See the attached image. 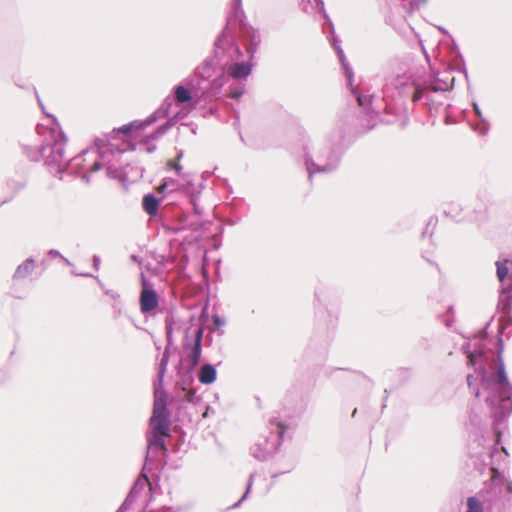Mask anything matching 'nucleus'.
<instances>
[{
    "mask_svg": "<svg viewBox=\"0 0 512 512\" xmlns=\"http://www.w3.org/2000/svg\"><path fill=\"white\" fill-rule=\"evenodd\" d=\"M461 351L467 356L468 365L473 367L480 378L484 391L487 392L485 402L490 409L493 419L495 443L493 449H488L487 456L491 459L498 453L497 445L501 442L505 421L512 414V384L510 383L502 359L503 339L498 337L497 370L489 374L486 369V352L482 347L471 351L470 342H465Z\"/></svg>",
    "mask_w": 512,
    "mask_h": 512,
    "instance_id": "1",
    "label": "nucleus"
},
{
    "mask_svg": "<svg viewBox=\"0 0 512 512\" xmlns=\"http://www.w3.org/2000/svg\"><path fill=\"white\" fill-rule=\"evenodd\" d=\"M245 42V52L250 58H254L260 45V35L251 25L245 21L243 9L234 8L227 18V23L214 42L216 55L224 53L230 59H235L240 54V46L237 38Z\"/></svg>",
    "mask_w": 512,
    "mask_h": 512,
    "instance_id": "2",
    "label": "nucleus"
},
{
    "mask_svg": "<svg viewBox=\"0 0 512 512\" xmlns=\"http://www.w3.org/2000/svg\"><path fill=\"white\" fill-rule=\"evenodd\" d=\"M154 405L150 418L151 432L147 435L145 463L157 461L160 454L166 457L168 448L164 437L170 435V411L167 407L166 393L163 389L154 388Z\"/></svg>",
    "mask_w": 512,
    "mask_h": 512,
    "instance_id": "3",
    "label": "nucleus"
},
{
    "mask_svg": "<svg viewBox=\"0 0 512 512\" xmlns=\"http://www.w3.org/2000/svg\"><path fill=\"white\" fill-rule=\"evenodd\" d=\"M345 149L340 132L313 145L312 148L305 146L304 160L309 180L311 181L316 173L328 174L337 170Z\"/></svg>",
    "mask_w": 512,
    "mask_h": 512,
    "instance_id": "4",
    "label": "nucleus"
},
{
    "mask_svg": "<svg viewBox=\"0 0 512 512\" xmlns=\"http://www.w3.org/2000/svg\"><path fill=\"white\" fill-rule=\"evenodd\" d=\"M454 78L439 74L420 79L411 73L398 75L393 79L392 86L404 97H410L413 103L423 101L425 105L432 102L431 92H445L453 87Z\"/></svg>",
    "mask_w": 512,
    "mask_h": 512,
    "instance_id": "5",
    "label": "nucleus"
},
{
    "mask_svg": "<svg viewBox=\"0 0 512 512\" xmlns=\"http://www.w3.org/2000/svg\"><path fill=\"white\" fill-rule=\"evenodd\" d=\"M299 7L304 13L310 14V13L319 12L323 15V17L325 19V22L323 24V31L328 34L327 37L338 56V59L341 63V66H342V69H343V72H344V75H345V78L347 81V84L351 88V92L354 94V96L357 99L358 104L361 107L370 106L372 104V100H373L374 96L373 95H364V94L358 92L357 88L354 87V85H353V81H354L353 70L345 57L343 49L340 46V40L336 36L335 30H334V25H333L330 17L328 16V14L326 13L323 0H300Z\"/></svg>",
    "mask_w": 512,
    "mask_h": 512,
    "instance_id": "6",
    "label": "nucleus"
},
{
    "mask_svg": "<svg viewBox=\"0 0 512 512\" xmlns=\"http://www.w3.org/2000/svg\"><path fill=\"white\" fill-rule=\"evenodd\" d=\"M108 151H110L108 147L99 148L97 150L85 149L79 155L70 159L65 165H62V161L56 164L54 175L62 179L64 173L77 175L82 170L86 169L81 175V178L86 184H89L90 175L103 168L105 163H103L102 160L106 158Z\"/></svg>",
    "mask_w": 512,
    "mask_h": 512,
    "instance_id": "7",
    "label": "nucleus"
},
{
    "mask_svg": "<svg viewBox=\"0 0 512 512\" xmlns=\"http://www.w3.org/2000/svg\"><path fill=\"white\" fill-rule=\"evenodd\" d=\"M268 429V434L259 436L251 447L252 456L259 461L267 460L279 449L288 425L277 418H272Z\"/></svg>",
    "mask_w": 512,
    "mask_h": 512,
    "instance_id": "8",
    "label": "nucleus"
},
{
    "mask_svg": "<svg viewBox=\"0 0 512 512\" xmlns=\"http://www.w3.org/2000/svg\"><path fill=\"white\" fill-rule=\"evenodd\" d=\"M158 216L161 220L162 228L167 233L177 234L186 229L198 231L202 227L198 220H189L184 210L177 206L173 200L162 204Z\"/></svg>",
    "mask_w": 512,
    "mask_h": 512,
    "instance_id": "9",
    "label": "nucleus"
},
{
    "mask_svg": "<svg viewBox=\"0 0 512 512\" xmlns=\"http://www.w3.org/2000/svg\"><path fill=\"white\" fill-rule=\"evenodd\" d=\"M51 135L53 136L52 141H46L40 147V150H28L25 147V153L28 158L32 161H38L41 158L44 159V163L48 167H55L60 161H63L65 143L67 138L65 134L60 131L58 135H55V130L51 129Z\"/></svg>",
    "mask_w": 512,
    "mask_h": 512,
    "instance_id": "10",
    "label": "nucleus"
},
{
    "mask_svg": "<svg viewBox=\"0 0 512 512\" xmlns=\"http://www.w3.org/2000/svg\"><path fill=\"white\" fill-rule=\"evenodd\" d=\"M246 54L247 59H242L244 54L240 49V54L235 59H230L228 55L226 56L224 53H220L219 55L215 54V58L221 70L227 68L228 76L236 80H242L246 79L251 74L253 68V58H250L247 52Z\"/></svg>",
    "mask_w": 512,
    "mask_h": 512,
    "instance_id": "11",
    "label": "nucleus"
},
{
    "mask_svg": "<svg viewBox=\"0 0 512 512\" xmlns=\"http://www.w3.org/2000/svg\"><path fill=\"white\" fill-rule=\"evenodd\" d=\"M188 333L189 329L186 330L183 344L184 349L188 351L185 359V369L186 374L189 376L190 380L193 381L191 374L197 368L201 360L204 328L202 326L196 328L192 344L188 341Z\"/></svg>",
    "mask_w": 512,
    "mask_h": 512,
    "instance_id": "12",
    "label": "nucleus"
},
{
    "mask_svg": "<svg viewBox=\"0 0 512 512\" xmlns=\"http://www.w3.org/2000/svg\"><path fill=\"white\" fill-rule=\"evenodd\" d=\"M226 75L224 70H221L220 75L216 76L211 81H208L202 85V82L197 80L195 83V79L193 77H188L184 80L185 84L192 88L194 91V96L203 98L205 100H212L215 98L221 91L222 87L225 84Z\"/></svg>",
    "mask_w": 512,
    "mask_h": 512,
    "instance_id": "13",
    "label": "nucleus"
},
{
    "mask_svg": "<svg viewBox=\"0 0 512 512\" xmlns=\"http://www.w3.org/2000/svg\"><path fill=\"white\" fill-rule=\"evenodd\" d=\"M173 325H174L173 316H171V315L167 316L165 318V332H166L167 345L165 347V350L162 354V358H161L159 366H158L157 379L154 380V383H153L154 388L163 389V380H164V376H165V373L167 370V365L169 362L170 348L173 345Z\"/></svg>",
    "mask_w": 512,
    "mask_h": 512,
    "instance_id": "14",
    "label": "nucleus"
},
{
    "mask_svg": "<svg viewBox=\"0 0 512 512\" xmlns=\"http://www.w3.org/2000/svg\"><path fill=\"white\" fill-rule=\"evenodd\" d=\"M495 265L496 275L500 282L499 297L509 309L512 306V271H509L506 261H496Z\"/></svg>",
    "mask_w": 512,
    "mask_h": 512,
    "instance_id": "15",
    "label": "nucleus"
},
{
    "mask_svg": "<svg viewBox=\"0 0 512 512\" xmlns=\"http://www.w3.org/2000/svg\"><path fill=\"white\" fill-rule=\"evenodd\" d=\"M142 290L140 293V310L142 313H149L159 305V297L151 282L141 273Z\"/></svg>",
    "mask_w": 512,
    "mask_h": 512,
    "instance_id": "16",
    "label": "nucleus"
},
{
    "mask_svg": "<svg viewBox=\"0 0 512 512\" xmlns=\"http://www.w3.org/2000/svg\"><path fill=\"white\" fill-rule=\"evenodd\" d=\"M169 114L161 109L160 107L154 111L151 115H149L143 121H132L128 124H125L117 129V133L128 135L132 131L143 130L151 124L155 123L158 119L166 118Z\"/></svg>",
    "mask_w": 512,
    "mask_h": 512,
    "instance_id": "17",
    "label": "nucleus"
},
{
    "mask_svg": "<svg viewBox=\"0 0 512 512\" xmlns=\"http://www.w3.org/2000/svg\"><path fill=\"white\" fill-rule=\"evenodd\" d=\"M219 66L217 63V59L215 58V52L213 51V55L211 57L206 58L201 65H199L192 76L195 79V83L197 80L202 82L204 85L207 80L214 74L215 67Z\"/></svg>",
    "mask_w": 512,
    "mask_h": 512,
    "instance_id": "18",
    "label": "nucleus"
},
{
    "mask_svg": "<svg viewBox=\"0 0 512 512\" xmlns=\"http://www.w3.org/2000/svg\"><path fill=\"white\" fill-rule=\"evenodd\" d=\"M163 203L164 202L160 197H157L152 193H148L142 198V208L151 218L159 215Z\"/></svg>",
    "mask_w": 512,
    "mask_h": 512,
    "instance_id": "19",
    "label": "nucleus"
},
{
    "mask_svg": "<svg viewBox=\"0 0 512 512\" xmlns=\"http://www.w3.org/2000/svg\"><path fill=\"white\" fill-rule=\"evenodd\" d=\"M194 91L187 84L186 86L179 84L173 88V99L177 105L190 106L192 102Z\"/></svg>",
    "mask_w": 512,
    "mask_h": 512,
    "instance_id": "20",
    "label": "nucleus"
},
{
    "mask_svg": "<svg viewBox=\"0 0 512 512\" xmlns=\"http://www.w3.org/2000/svg\"><path fill=\"white\" fill-rule=\"evenodd\" d=\"M197 378L199 382L204 385H210L214 383L217 378V370L215 365L210 363L203 364L197 372Z\"/></svg>",
    "mask_w": 512,
    "mask_h": 512,
    "instance_id": "21",
    "label": "nucleus"
},
{
    "mask_svg": "<svg viewBox=\"0 0 512 512\" xmlns=\"http://www.w3.org/2000/svg\"><path fill=\"white\" fill-rule=\"evenodd\" d=\"M426 1L427 0H395L394 6L401 10L399 13L402 16H405L413 13L415 10H418Z\"/></svg>",
    "mask_w": 512,
    "mask_h": 512,
    "instance_id": "22",
    "label": "nucleus"
},
{
    "mask_svg": "<svg viewBox=\"0 0 512 512\" xmlns=\"http://www.w3.org/2000/svg\"><path fill=\"white\" fill-rule=\"evenodd\" d=\"M146 468H147V465L144 464L139 477L136 479V481L132 485L128 494L137 498L140 495V493L144 490L145 486L150 483V479H149L147 473L145 472Z\"/></svg>",
    "mask_w": 512,
    "mask_h": 512,
    "instance_id": "23",
    "label": "nucleus"
},
{
    "mask_svg": "<svg viewBox=\"0 0 512 512\" xmlns=\"http://www.w3.org/2000/svg\"><path fill=\"white\" fill-rule=\"evenodd\" d=\"M175 126L174 119H167L165 123L158 126L153 132L146 136V142L157 140L165 135L172 127Z\"/></svg>",
    "mask_w": 512,
    "mask_h": 512,
    "instance_id": "24",
    "label": "nucleus"
},
{
    "mask_svg": "<svg viewBox=\"0 0 512 512\" xmlns=\"http://www.w3.org/2000/svg\"><path fill=\"white\" fill-rule=\"evenodd\" d=\"M34 267V260L32 258L26 259L22 264H20L14 275V279H22L27 277L33 270Z\"/></svg>",
    "mask_w": 512,
    "mask_h": 512,
    "instance_id": "25",
    "label": "nucleus"
},
{
    "mask_svg": "<svg viewBox=\"0 0 512 512\" xmlns=\"http://www.w3.org/2000/svg\"><path fill=\"white\" fill-rule=\"evenodd\" d=\"M27 185V180L24 176H18L15 178H10L7 181L8 188L14 193L17 194L21 190H23Z\"/></svg>",
    "mask_w": 512,
    "mask_h": 512,
    "instance_id": "26",
    "label": "nucleus"
},
{
    "mask_svg": "<svg viewBox=\"0 0 512 512\" xmlns=\"http://www.w3.org/2000/svg\"><path fill=\"white\" fill-rule=\"evenodd\" d=\"M467 509L465 512H484L483 503L480 495L470 496L466 500Z\"/></svg>",
    "mask_w": 512,
    "mask_h": 512,
    "instance_id": "27",
    "label": "nucleus"
},
{
    "mask_svg": "<svg viewBox=\"0 0 512 512\" xmlns=\"http://www.w3.org/2000/svg\"><path fill=\"white\" fill-rule=\"evenodd\" d=\"M473 109H474V112H475L476 116L480 120V123H478L474 127V130L478 131L480 134L487 133V131L489 129V123L487 122V120L485 118H483L481 110H480L478 104L475 103V102L473 103Z\"/></svg>",
    "mask_w": 512,
    "mask_h": 512,
    "instance_id": "28",
    "label": "nucleus"
},
{
    "mask_svg": "<svg viewBox=\"0 0 512 512\" xmlns=\"http://www.w3.org/2000/svg\"><path fill=\"white\" fill-rule=\"evenodd\" d=\"M163 182L166 184L168 194L173 195L174 193H188V188L182 187L179 182L173 178H164Z\"/></svg>",
    "mask_w": 512,
    "mask_h": 512,
    "instance_id": "29",
    "label": "nucleus"
},
{
    "mask_svg": "<svg viewBox=\"0 0 512 512\" xmlns=\"http://www.w3.org/2000/svg\"><path fill=\"white\" fill-rule=\"evenodd\" d=\"M102 162L105 163L103 167L106 166V175L108 178L117 179L121 182L125 181L126 177L122 169L108 165V163L105 161V158L102 160Z\"/></svg>",
    "mask_w": 512,
    "mask_h": 512,
    "instance_id": "30",
    "label": "nucleus"
},
{
    "mask_svg": "<svg viewBox=\"0 0 512 512\" xmlns=\"http://www.w3.org/2000/svg\"><path fill=\"white\" fill-rule=\"evenodd\" d=\"M498 309L502 313L501 322H506V325H512V306L507 309L505 303L502 301L501 297L498 300Z\"/></svg>",
    "mask_w": 512,
    "mask_h": 512,
    "instance_id": "31",
    "label": "nucleus"
},
{
    "mask_svg": "<svg viewBox=\"0 0 512 512\" xmlns=\"http://www.w3.org/2000/svg\"><path fill=\"white\" fill-rule=\"evenodd\" d=\"M460 211H461V207L459 204L457 203H449L445 208H444V214L456 221H460Z\"/></svg>",
    "mask_w": 512,
    "mask_h": 512,
    "instance_id": "32",
    "label": "nucleus"
},
{
    "mask_svg": "<svg viewBox=\"0 0 512 512\" xmlns=\"http://www.w3.org/2000/svg\"><path fill=\"white\" fill-rule=\"evenodd\" d=\"M185 400L189 403H197L201 397L197 394V391L193 387H184L182 389Z\"/></svg>",
    "mask_w": 512,
    "mask_h": 512,
    "instance_id": "33",
    "label": "nucleus"
},
{
    "mask_svg": "<svg viewBox=\"0 0 512 512\" xmlns=\"http://www.w3.org/2000/svg\"><path fill=\"white\" fill-rule=\"evenodd\" d=\"M200 193H188V199L189 203L191 204L193 208V212L195 215L200 216L202 214V208L199 206L198 200H199Z\"/></svg>",
    "mask_w": 512,
    "mask_h": 512,
    "instance_id": "34",
    "label": "nucleus"
},
{
    "mask_svg": "<svg viewBox=\"0 0 512 512\" xmlns=\"http://www.w3.org/2000/svg\"><path fill=\"white\" fill-rule=\"evenodd\" d=\"M197 105V102H195L194 104H191L190 106H186V105H182L183 108L178 111L175 115H173L172 117H169L168 119H174L175 120V125L177 124V122L181 119H184L188 113L194 109Z\"/></svg>",
    "mask_w": 512,
    "mask_h": 512,
    "instance_id": "35",
    "label": "nucleus"
},
{
    "mask_svg": "<svg viewBox=\"0 0 512 512\" xmlns=\"http://www.w3.org/2000/svg\"><path fill=\"white\" fill-rule=\"evenodd\" d=\"M256 473L253 472L249 475V478H248V481H247V486H246V490L243 494V496L232 506L233 508H237L241 505V503L248 497L251 489H252V486H253V482H254V477H255Z\"/></svg>",
    "mask_w": 512,
    "mask_h": 512,
    "instance_id": "36",
    "label": "nucleus"
},
{
    "mask_svg": "<svg viewBox=\"0 0 512 512\" xmlns=\"http://www.w3.org/2000/svg\"><path fill=\"white\" fill-rule=\"evenodd\" d=\"M156 191L160 195V198L162 199L163 202L168 201V198L172 196L171 194H168V189L166 188V184L165 182H163V180L156 188Z\"/></svg>",
    "mask_w": 512,
    "mask_h": 512,
    "instance_id": "37",
    "label": "nucleus"
},
{
    "mask_svg": "<svg viewBox=\"0 0 512 512\" xmlns=\"http://www.w3.org/2000/svg\"><path fill=\"white\" fill-rule=\"evenodd\" d=\"M212 322H213V325L216 329H219L220 327L224 326L226 321L225 319H223L221 316H219L218 314H214L212 316Z\"/></svg>",
    "mask_w": 512,
    "mask_h": 512,
    "instance_id": "38",
    "label": "nucleus"
},
{
    "mask_svg": "<svg viewBox=\"0 0 512 512\" xmlns=\"http://www.w3.org/2000/svg\"><path fill=\"white\" fill-rule=\"evenodd\" d=\"M135 500H136V497L128 494L120 506L124 507V509H126V511H128L131 508V506Z\"/></svg>",
    "mask_w": 512,
    "mask_h": 512,
    "instance_id": "39",
    "label": "nucleus"
},
{
    "mask_svg": "<svg viewBox=\"0 0 512 512\" xmlns=\"http://www.w3.org/2000/svg\"><path fill=\"white\" fill-rule=\"evenodd\" d=\"M172 102H173L172 97L171 96H167L164 99V101L162 102V104L160 105V108L164 109V111H166L169 114L170 109L172 107Z\"/></svg>",
    "mask_w": 512,
    "mask_h": 512,
    "instance_id": "40",
    "label": "nucleus"
},
{
    "mask_svg": "<svg viewBox=\"0 0 512 512\" xmlns=\"http://www.w3.org/2000/svg\"><path fill=\"white\" fill-rule=\"evenodd\" d=\"M172 102H173L172 97L171 96H167L164 99V101L162 102V104L160 105V108L164 109V111H166L169 114L170 109L172 107Z\"/></svg>",
    "mask_w": 512,
    "mask_h": 512,
    "instance_id": "41",
    "label": "nucleus"
},
{
    "mask_svg": "<svg viewBox=\"0 0 512 512\" xmlns=\"http://www.w3.org/2000/svg\"><path fill=\"white\" fill-rule=\"evenodd\" d=\"M228 95L232 99H239L243 95V89L242 88L231 89Z\"/></svg>",
    "mask_w": 512,
    "mask_h": 512,
    "instance_id": "42",
    "label": "nucleus"
},
{
    "mask_svg": "<svg viewBox=\"0 0 512 512\" xmlns=\"http://www.w3.org/2000/svg\"><path fill=\"white\" fill-rule=\"evenodd\" d=\"M104 293L111 297L114 301H119L120 300V295L119 293H117L116 291L114 290H104Z\"/></svg>",
    "mask_w": 512,
    "mask_h": 512,
    "instance_id": "43",
    "label": "nucleus"
},
{
    "mask_svg": "<svg viewBox=\"0 0 512 512\" xmlns=\"http://www.w3.org/2000/svg\"><path fill=\"white\" fill-rule=\"evenodd\" d=\"M48 254H49L50 256H52V257H61L62 259H64V261H65L68 265H70L69 260H68V259H66V258H64V257L60 254V252H59L58 250L51 249V250H49V251H48Z\"/></svg>",
    "mask_w": 512,
    "mask_h": 512,
    "instance_id": "44",
    "label": "nucleus"
},
{
    "mask_svg": "<svg viewBox=\"0 0 512 512\" xmlns=\"http://www.w3.org/2000/svg\"><path fill=\"white\" fill-rule=\"evenodd\" d=\"M92 261H93V264H92L93 268L95 270H98L99 266H100V257L98 255H94Z\"/></svg>",
    "mask_w": 512,
    "mask_h": 512,
    "instance_id": "45",
    "label": "nucleus"
},
{
    "mask_svg": "<svg viewBox=\"0 0 512 512\" xmlns=\"http://www.w3.org/2000/svg\"><path fill=\"white\" fill-rule=\"evenodd\" d=\"M171 167L175 170V172H176L178 175H180L181 170H182V166H181L179 163H175V164H173V163L171 162Z\"/></svg>",
    "mask_w": 512,
    "mask_h": 512,
    "instance_id": "46",
    "label": "nucleus"
},
{
    "mask_svg": "<svg viewBox=\"0 0 512 512\" xmlns=\"http://www.w3.org/2000/svg\"><path fill=\"white\" fill-rule=\"evenodd\" d=\"M466 379H467L468 387L472 390L473 389L472 388L473 387V382L472 381L474 379L473 375L472 374H468Z\"/></svg>",
    "mask_w": 512,
    "mask_h": 512,
    "instance_id": "47",
    "label": "nucleus"
},
{
    "mask_svg": "<svg viewBox=\"0 0 512 512\" xmlns=\"http://www.w3.org/2000/svg\"><path fill=\"white\" fill-rule=\"evenodd\" d=\"M234 8L242 9V0H233Z\"/></svg>",
    "mask_w": 512,
    "mask_h": 512,
    "instance_id": "48",
    "label": "nucleus"
},
{
    "mask_svg": "<svg viewBox=\"0 0 512 512\" xmlns=\"http://www.w3.org/2000/svg\"><path fill=\"white\" fill-rule=\"evenodd\" d=\"M388 93H389V85H388V84H386V85H385V87H384V89H383V98H384V99H387V97H388Z\"/></svg>",
    "mask_w": 512,
    "mask_h": 512,
    "instance_id": "49",
    "label": "nucleus"
},
{
    "mask_svg": "<svg viewBox=\"0 0 512 512\" xmlns=\"http://www.w3.org/2000/svg\"><path fill=\"white\" fill-rule=\"evenodd\" d=\"M130 258L132 261H134L136 263H139V264L141 263V258L138 255L132 254Z\"/></svg>",
    "mask_w": 512,
    "mask_h": 512,
    "instance_id": "50",
    "label": "nucleus"
},
{
    "mask_svg": "<svg viewBox=\"0 0 512 512\" xmlns=\"http://www.w3.org/2000/svg\"><path fill=\"white\" fill-rule=\"evenodd\" d=\"M453 321L454 320L452 318H447V319L444 320V324H445L446 327H451L452 324H453Z\"/></svg>",
    "mask_w": 512,
    "mask_h": 512,
    "instance_id": "51",
    "label": "nucleus"
},
{
    "mask_svg": "<svg viewBox=\"0 0 512 512\" xmlns=\"http://www.w3.org/2000/svg\"><path fill=\"white\" fill-rule=\"evenodd\" d=\"M146 150H147L148 153H152V152H154L156 150V146L155 145H149V146H147Z\"/></svg>",
    "mask_w": 512,
    "mask_h": 512,
    "instance_id": "52",
    "label": "nucleus"
},
{
    "mask_svg": "<svg viewBox=\"0 0 512 512\" xmlns=\"http://www.w3.org/2000/svg\"><path fill=\"white\" fill-rule=\"evenodd\" d=\"M74 274L77 275V276H82V277H94L90 273H74Z\"/></svg>",
    "mask_w": 512,
    "mask_h": 512,
    "instance_id": "53",
    "label": "nucleus"
},
{
    "mask_svg": "<svg viewBox=\"0 0 512 512\" xmlns=\"http://www.w3.org/2000/svg\"><path fill=\"white\" fill-rule=\"evenodd\" d=\"M472 393L474 394V396L476 398H478L480 396V389L479 388H475L472 390Z\"/></svg>",
    "mask_w": 512,
    "mask_h": 512,
    "instance_id": "54",
    "label": "nucleus"
},
{
    "mask_svg": "<svg viewBox=\"0 0 512 512\" xmlns=\"http://www.w3.org/2000/svg\"><path fill=\"white\" fill-rule=\"evenodd\" d=\"M46 115H47V117L52 119L53 123H55L57 126H59L57 119L53 115H50V114H46Z\"/></svg>",
    "mask_w": 512,
    "mask_h": 512,
    "instance_id": "55",
    "label": "nucleus"
},
{
    "mask_svg": "<svg viewBox=\"0 0 512 512\" xmlns=\"http://www.w3.org/2000/svg\"><path fill=\"white\" fill-rule=\"evenodd\" d=\"M507 491L512 494V482L507 483Z\"/></svg>",
    "mask_w": 512,
    "mask_h": 512,
    "instance_id": "56",
    "label": "nucleus"
},
{
    "mask_svg": "<svg viewBox=\"0 0 512 512\" xmlns=\"http://www.w3.org/2000/svg\"><path fill=\"white\" fill-rule=\"evenodd\" d=\"M0 372H1V374H2V377H1V379H0V384H1V383H3V382L5 381V379H6V375H5V373H4V372H2V371H0Z\"/></svg>",
    "mask_w": 512,
    "mask_h": 512,
    "instance_id": "57",
    "label": "nucleus"
},
{
    "mask_svg": "<svg viewBox=\"0 0 512 512\" xmlns=\"http://www.w3.org/2000/svg\"><path fill=\"white\" fill-rule=\"evenodd\" d=\"M481 335H483V337H486L487 336V331H486V328H484L481 332H480Z\"/></svg>",
    "mask_w": 512,
    "mask_h": 512,
    "instance_id": "58",
    "label": "nucleus"
},
{
    "mask_svg": "<svg viewBox=\"0 0 512 512\" xmlns=\"http://www.w3.org/2000/svg\"><path fill=\"white\" fill-rule=\"evenodd\" d=\"M116 512H127V511H126V509H124V507H121V506H120V507L117 509V511H116Z\"/></svg>",
    "mask_w": 512,
    "mask_h": 512,
    "instance_id": "59",
    "label": "nucleus"
},
{
    "mask_svg": "<svg viewBox=\"0 0 512 512\" xmlns=\"http://www.w3.org/2000/svg\"><path fill=\"white\" fill-rule=\"evenodd\" d=\"M120 304V300L119 301H116L115 305H114V308H118V310H121V307H118V305Z\"/></svg>",
    "mask_w": 512,
    "mask_h": 512,
    "instance_id": "60",
    "label": "nucleus"
},
{
    "mask_svg": "<svg viewBox=\"0 0 512 512\" xmlns=\"http://www.w3.org/2000/svg\"><path fill=\"white\" fill-rule=\"evenodd\" d=\"M447 312L448 313H452L453 312V306H449L448 309H447Z\"/></svg>",
    "mask_w": 512,
    "mask_h": 512,
    "instance_id": "61",
    "label": "nucleus"
},
{
    "mask_svg": "<svg viewBox=\"0 0 512 512\" xmlns=\"http://www.w3.org/2000/svg\"><path fill=\"white\" fill-rule=\"evenodd\" d=\"M492 471H493V474H499L498 469H496V468H494V467H492Z\"/></svg>",
    "mask_w": 512,
    "mask_h": 512,
    "instance_id": "62",
    "label": "nucleus"
},
{
    "mask_svg": "<svg viewBox=\"0 0 512 512\" xmlns=\"http://www.w3.org/2000/svg\"><path fill=\"white\" fill-rule=\"evenodd\" d=\"M37 99H38V103H39V105H40V106H41V108L44 110V107H43V104H42V102H41L40 98H39V97H37Z\"/></svg>",
    "mask_w": 512,
    "mask_h": 512,
    "instance_id": "63",
    "label": "nucleus"
},
{
    "mask_svg": "<svg viewBox=\"0 0 512 512\" xmlns=\"http://www.w3.org/2000/svg\"><path fill=\"white\" fill-rule=\"evenodd\" d=\"M182 156H183V152H182V151H180V152L178 153L177 159L179 160Z\"/></svg>",
    "mask_w": 512,
    "mask_h": 512,
    "instance_id": "64",
    "label": "nucleus"
}]
</instances>
